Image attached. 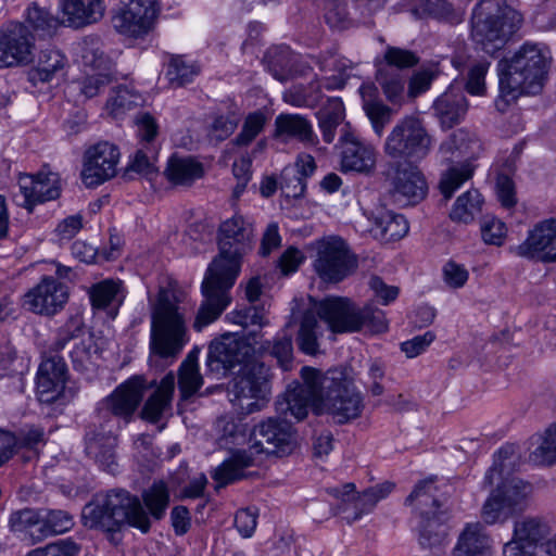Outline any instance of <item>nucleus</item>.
Returning a JSON list of instances; mask_svg holds the SVG:
<instances>
[{
    "instance_id": "1",
    "label": "nucleus",
    "mask_w": 556,
    "mask_h": 556,
    "mask_svg": "<svg viewBox=\"0 0 556 556\" xmlns=\"http://www.w3.org/2000/svg\"><path fill=\"white\" fill-rule=\"evenodd\" d=\"M303 383L294 382L285 392V400L278 402V410L303 420L309 406L317 415L327 414L337 424H346L358 418L364 409L361 392L344 368H333L327 372L313 367L301 369Z\"/></svg>"
},
{
    "instance_id": "2",
    "label": "nucleus",
    "mask_w": 556,
    "mask_h": 556,
    "mask_svg": "<svg viewBox=\"0 0 556 556\" xmlns=\"http://www.w3.org/2000/svg\"><path fill=\"white\" fill-rule=\"evenodd\" d=\"M253 240V225L243 216L233 215L220 224L219 254L208 266L201 286L204 300L193 323L197 331L214 323L230 304L229 291L239 275L242 256L252 250Z\"/></svg>"
},
{
    "instance_id": "3",
    "label": "nucleus",
    "mask_w": 556,
    "mask_h": 556,
    "mask_svg": "<svg viewBox=\"0 0 556 556\" xmlns=\"http://www.w3.org/2000/svg\"><path fill=\"white\" fill-rule=\"evenodd\" d=\"M515 459L514 446L505 445L494 454L493 465L484 475V488L496 484L481 507V518L486 525L505 523L513 516L525 511L529 505L532 484L517 477H505Z\"/></svg>"
},
{
    "instance_id": "4",
    "label": "nucleus",
    "mask_w": 556,
    "mask_h": 556,
    "mask_svg": "<svg viewBox=\"0 0 556 556\" xmlns=\"http://www.w3.org/2000/svg\"><path fill=\"white\" fill-rule=\"evenodd\" d=\"M500 96L495 102L500 111L523 93H538L547 73V51L539 45L525 43L510 60L497 65Z\"/></svg>"
},
{
    "instance_id": "5",
    "label": "nucleus",
    "mask_w": 556,
    "mask_h": 556,
    "mask_svg": "<svg viewBox=\"0 0 556 556\" xmlns=\"http://www.w3.org/2000/svg\"><path fill=\"white\" fill-rule=\"evenodd\" d=\"M84 526L108 532L118 531L123 526L149 532L151 521L140 500L125 490H111L97 494L81 511Z\"/></svg>"
},
{
    "instance_id": "6",
    "label": "nucleus",
    "mask_w": 556,
    "mask_h": 556,
    "mask_svg": "<svg viewBox=\"0 0 556 556\" xmlns=\"http://www.w3.org/2000/svg\"><path fill=\"white\" fill-rule=\"evenodd\" d=\"M521 23V14L505 0H481L472 12V41L477 49L493 55L504 48Z\"/></svg>"
},
{
    "instance_id": "7",
    "label": "nucleus",
    "mask_w": 556,
    "mask_h": 556,
    "mask_svg": "<svg viewBox=\"0 0 556 556\" xmlns=\"http://www.w3.org/2000/svg\"><path fill=\"white\" fill-rule=\"evenodd\" d=\"M179 303L180 298L175 290H160L152 314L150 348L163 358L177 357L189 341L185 309Z\"/></svg>"
},
{
    "instance_id": "8",
    "label": "nucleus",
    "mask_w": 556,
    "mask_h": 556,
    "mask_svg": "<svg viewBox=\"0 0 556 556\" xmlns=\"http://www.w3.org/2000/svg\"><path fill=\"white\" fill-rule=\"evenodd\" d=\"M433 146L432 137L415 116L400 119L387 136L383 152L393 160L418 162L427 157Z\"/></svg>"
},
{
    "instance_id": "9",
    "label": "nucleus",
    "mask_w": 556,
    "mask_h": 556,
    "mask_svg": "<svg viewBox=\"0 0 556 556\" xmlns=\"http://www.w3.org/2000/svg\"><path fill=\"white\" fill-rule=\"evenodd\" d=\"M270 389L263 364H245L228 388L229 401L242 414L261 410L268 401Z\"/></svg>"
},
{
    "instance_id": "10",
    "label": "nucleus",
    "mask_w": 556,
    "mask_h": 556,
    "mask_svg": "<svg viewBox=\"0 0 556 556\" xmlns=\"http://www.w3.org/2000/svg\"><path fill=\"white\" fill-rule=\"evenodd\" d=\"M71 341H74L70 356L76 370H90L99 358V348L93 334L85 327L80 315L71 316L56 331L49 346V353H60Z\"/></svg>"
},
{
    "instance_id": "11",
    "label": "nucleus",
    "mask_w": 556,
    "mask_h": 556,
    "mask_svg": "<svg viewBox=\"0 0 556 556\" xmlns=\"http://www.w3.org/2000/svg\"><path fill=\"white\" fill-rule=\"evenodd\" d=\"M147 389L143 376H132L117 386L109 395L98 402L96 415L109 426L114 419L129 424L138 409Z\"/></svg>"
},
{
    "instance_id": "12",
    "label": "nucleus",
    "mask_w": 556,
    "mask_h": 556,
    "mask_svg": "<svg viewBox=\"0 0 556 556\" xmlns=\"http://www.w3.org/2000/svg\"><path fill=\"white\" fill-rule=\"evenodd\" d=\"M313 268L324 282L337 283L349 277L357 261L349 245L339 237H328L316 242Z\"/></svg>"
},
{
    "instance_id": "13",
    "label": "nucleus",
    "mask_w": 556,
    "mask_h": 556,
    "mask_svg": "<svg viewBox=\"0 0 556 556\" xmlns=\"http://www.w3.org/2000/svg\"><path fill=\"white\" fill-rule=\"evenodd\" d=\"M283 400L285 395L276 402V406L278 407V402ZM277 412L279 413L278 409ZM282 415L285 419L268 418L253 428L249 447L251 453H264L281 457L294 450L296 445L295 431L291 422L287 420V417L293 416L290 415V412L282 413Z\"/></svg>"
},
{
    "instance_id": "14",
    "label": "nucleus",
    "mask_w": 556,
    "mask_h": 556,
    "mask_svg": "<svg viewBox=\"0 0 556 556\" xmlns=\"http://www.w3.org/2000/svg\"><path fill=\"white\" fill-rule=\"evenodd\" d=\"M34 49V36L24 24L11 22L0 28V68L30 63Z\"/></svg>"
},
{
    "instance_id": "15",
    "label": "nucleus",
    "mask_w": 556,
    "mask_h": 556,
    "mask_svg": "<svg viewBox=\"0 0 556 556\" xmlns=\"http://www.w3.org/2000/svg\"><path fill=\"white\" fill-rule=\"evenodd\" d=\"M119 155L118 148L109 141H101L88 148L81 170L84 184L88 188H93L113 178Z\"/></svg>"
},
{
    "instance_id": "16",
    "label": "nucleus",
    "mask_w": 556,
    "mask_h": 556,
    "mask_svg": "<svg viewBox=\"0 0 556 556\" xmlns=\"http://www.w3.org/2000/svg\"><path fill=\"white\" fill-rule=\"evenodd\" d=\"M68 287L53 276H43L41 280L23 299V306L28 311L52 316L63 309L68 301Z\"/></svg>"
},
{
    "instance_id": "17",
    "label": "nucleus",
    "mask_w": 556,
    "mask_h": 556,
    "mask_svg": "<svg viewBox=\"0 0 556 556\" xmlns=\"http://www.w3.org/2000/svg\"><path fill=\"white\" fill-rule=\"evenodd\" d=\"M311 311L325 321L333 333L359 330L358 307L348 298L328 296L315 303Z\"/></svg>"
},
{
    "instance_id": "18",
    "label": "nucleus",
    "mask_w": 556,
    "mask_h": 556,
    "mask_svg": "<svg viewBox=\"0 0 556 556\" xmlns=\"http://www.w3.org/2000/svg\"><path fill=\"white\" fill-rule=\"evenodd\" d=\"M252 346L237 334L227 333L213 341L208 349L206 365L211 371L230 370L236 365L251 364Z\"/></svg>"
},
{
    "instance_id": "19",
    "label": "nucleus",
    "mask_w": 556,
    "mask_h": 556,
    "mask_svg": "<svg viewBox=\"0 0 556 556\" xmlns=\"http://www.w3.org/2000/svg\"><path fill=\"white\" fill-rule=\"evenodd\" d=\"M155 16L154 0H130L114 15L112 22L119 34L140 38L151 30Z\"/></svg>"
},
{
    "instance_id": "20",
    "label": "nucleus",
    "mask_w": 556,
    "mask_h": 556,
    "mask_svg": "<svg viewBox=\"0 0 556 556\" xmlns=\"http://www.w3.org/2000/svg\"><path fill=\"white\" fill-rule=\"evenodd\" d=\"M517 256L543 262L556 261V219L549 218L534 225L526 240L513 248Z\"/></svg>"
},
{
    "instance_id": "21",
    "label": "nucleus",
    "mask_w": 556,
    "mask_h": 556,
    "mask_svg": "<svg viewBox=\"0 0 556 556\" xmlns=\"http://www.w3.org/2000/svg\"><path fill=\"white\" fill-rule=\"evenodd\" d=\"M67 380L66 364L59 353H49L39 365L36 377L37 397L41 403L51 404L64 393Z\"/></svg>"
},
{
    "instance_id": "22",
    "label": "nucleus",
    "mask_w": 556,
    "mask_h": 556,
    "mask_svg": "<svg viewBox=\"0 0 556 556\" xmlns=\"http://www.w3.org/2000/svg\"><path fill=\"white\" fill-rule=\"evenodd\" d=\"M391 195L400 206L414 205L427 193L428 186L419 168L410 162L399 164L391 178Z\"/></svg>"
},
{
    "instance_id": "23",
    "label": "nucleus",
    "mask_w": 556,
    "mask_h": 556,
    "mask_svg": "<svg viewBox=\"0 0 556 556\" xmlns=\"http://www.w3.org/2000/svg\"><path fill=\"white\" fill-rule=\"evenodd\" d=\"M18 187L22 201L17 200V203L28 211L37 203L59 198L61 193L60 177L50 170H40L36 175H21Z\"/></svg>"
},
{
    "instance_id": "24",
    "label": "nucleus",
    "mask_w": 556,
    "mask_h": 556,
    "mask_svg": "<svg viewBox=\"0 0 556 556\" xmlns=\"http://www.w3.org/2000/svg\"><path fill=\"white\" fill-rule=\"evenodd\" d=\"M377 152L372 144L354 134L341 137V170L369 174L376 166Z\"/></svg>"
},
{
    "instance_id": "25",
    "label": "nucleus",
    "mask_w": 556,
    "mask_h": 556,
    "mask_svg": "<svg viewBox=\"0 0 556 556\" xmlns=\"http://www.w3.org/2000/svg\"><path fill=\"white\" fill-rule=\"evenodd\" d=\"M175 386V375L169 371L161 379L155 390L147 399L141 409V418L151 424H156L167 415H170Z\"/></svg>"
},
{
    "instance_id": "26",
    "label": "nucleus",
    "mask_w": 556,
    "mask_h": 556,
    "mask_svg": "<svg viewBox=\"0 0 556 556\" xmlns=\"http://www.w3.org/2000/svg\"><path fill=\"white\" fill-rule=\"evenodd\" d=\"M117 438L112 430L105 431L98 429L97 426L89 427L85 435V451L88 456L93 458L104 470L114 471L115 469V447Z\"/></svg>"
},
{
    "instance_id": "27",
    "label": "nucleus",
    "mask_w": 556,
    "mask_h": 556,
    "mask_svg": "<svg viewBox=\"0 0 556 556\" xmlns=\"http://www.w3.org/2000/svg\"><path fill=\"white\" fill-rule=\"evenodd\" d=\"M435 117L443 129H450L459 124L468 111V102L464 92L451 86L433 103Z\"/></svg>"
},
{
    "instance_id": "28",
    "label": "nucleus",
    "mask_w": 556,
    "mask_h": 556,
    "mask_svg": "<svg viewBox=\"0 0 556 556\" xmlns=\"http://www.w3.org/2000/svg\"><path fill=\"white\" fill-rule=\"evenodd\" d=\"M492 543L484 526L467 523L457 538L452 556H493Z\"/></svg>"
},
{
    "instance_id": "29",
    "label": "nucleus",
    "mask_w": 556,
    "mask_h": 556,
    "mask_svg": "<svg viewBox=\"0 0 556 556\" xmlns=\"http://www.w3.org/2000/svg\"><path fill=\"white\" fill-rule=\"evenodd\" d=\"M88 295L92 308L105 311L111 318H114L125 299L123 281L119 279H104L99 281L89 288Z\"/></svg>"
},
{
    "instance_id": "30",
    "label": "nucleus",
    "mask_w": 556,
    "mask_h": 556,
    "mask_svg": "<svg viewBox=\"0 0 556 556\" xmlns=\"http://www.w3.org/2000/svg\"><path fill=\"white\" fill-rule=\"evenodd\" d=\"M9 526L13 533L28 544H36L47 539L41 509L24 508L13 511Z\"/></svg>"
},
{
    "instance_id": "31",
    "label": "nucleus",
    "mask_w": 556,
    "mask_h": 556,
    "mask_svg": "<svg viewBox=\"0 0 556 556\" xmlns=\"http://www.w3.org/2000/svg\"><path fill=\"white\" fill-rule=\"evenodd\" d=\"M61 23L70 27H81L100 20L104 8L101 0H61Z\"/></svg>"
},
{
    "instance_id": "32",
    "label": "nucleus",
    "mask_w": 556,
    "mask_h": 556,
    "mask_svg": "<svg viewBox=\"0 0 556 556\" xmlns=\"http://www.w3.org/2000/svg\"><path fill=\"white\" fill-rule=\"evenodd\" d=\"M275 136L283 140L296 139L305 146L318 143L312 123L300 114H279L275 119Z\"/></svg>"
},
{
    "instance_id": "33",
    "label": "nucleus",
    "mask_w": 556,
    "mask_h": 556,
    "mask_svg": "<svg viewBox=\"0 0 556 556\" xmlns=\"http://www.w3.org/2000/svg\"><path fill=\"white\" fill-rule=\"evenodd\" d=\"M445 516L421 520L419 544L433 556H441L447 546V526Z\"/></svg>"
},
{
    "instance_id": "34",
    "label": "nucleus",
    "mask_w": 556,
    "mask_h": 556,
    "mask_svg": "<svg viewBox=\"0 0 556 556\" xmlns=\"http://www.w3.org/2000/svg\"><path fill=\"white\" fill-rule=\"evenodd\" d=\"M167 179L176 186H191L204 176L203 164L191 156H172L165 169Z\"/></svg>"
},
{
    "instance_id": "35",
    "label": "nucleus",
    "mask_w": 556,
    "mask_h": 556,
    "mask_svg": "<svg viewBox=\"0 0 556 556\" xmlns=\"http://www.w3.org/2000/svg\"><path fill=\"white\" fill-rule=\"evenodd\" d=\"M513 534L521 542L531 544L538 549H544V544L551 534L549 525L541 517L526 516L514 522Z\"/></svg>"
},
{
    "instance_id": "36",
    "label": "nucleus",
    "mask_w": 556,
    "mask_h": 556,
    "mask_svg": "<svg viewBox=\"0 0 556 556\" xmlns=\"http://www.w3.org/2000/svg\"><path fill=\"white\" fill-rule=\"evenodd\" d=\"M341 84L325 85L320 79H311L307 86L302 84L293 85L283 92L282 99L286 103L296 108H315L323 98V88L334 89Z\"/></svg>"
},
{
    "instance_id": "37",
    "label": "nucleus",
    "mask_w": 556,
    "mask_h": 556,
    "mask_svg": "<svg viewBox=\"0 0 556 556\" xmlns=\"http://www.w3.org/2000/svg\"><path fill=\"white\" fill-rule=\"evenodd\" d=\"M329 493L340 502L338 513L343 514L344 519L349 523L358 520L363 515L371 511L363 496L356 494L353 483H346L341 488H331Z\"/></svg>"
},
{
    "instance_id": "38",
    "label": "nucleus",
    "mask_w": 556,
    "mask_h": 556,
    "mask_svg": "<svg viewBox=\"0 0 556 556\" xmlns=\"http://www.w3.org/2000/svg\"><path fill=\"white\" fill-rule=\"evenodd\" d=\"M253 464L254 459L251 452L249 453L244 450L237 451L215 468L212 478L219 486H225L244 478V469L251 467Z\"/></svg>"
},
{
    "instance_id": "39",
    "label": "nucleus",
    "mask_w": 556,
    "mask_h": 556,
    "mask_svg": "<svg viewBox=\"0 0 556 556\" xmlns=\"http://www.w3.org/2000/svg\"><path fill=\"white\" fill-rule=\"evenodd\" d=\"M199 350H191L179 366L178 387L181 400H188L194 395L203 384V378L199 371Z\"/></svg>"
},
{
    "instance_id": "40",
    "label": "nucleus",
    "mask_w": 556,
    "mask_h": 556,
    "mask_svg": "<svg viewBox=\"0 0 556 556\" xmlns=\"http://www.w3.org/2000/svg\"><path fill=\"white\" fill-rule=\"evenodd\" d=\"M437 486L432 479H426L419 482L414 491L407 497V502L415 503L420 513L421 520L445 516L443 511H438L441 504L435 496Z\"/></svg>"
},
{
    "instance_id": "41",
    "label": "nucleus",
    "mask_w": 556,
    "mask_h": 556,
    "mask_svg": "<svg viewBox=\"0 0 556 556\" xmlns=\"http://www.w3.org/2000/svg\"><path fill=\"white\" fill-rule=\"evenodd\" d=\"M376 80L386 99L392 104H401L405 99V76L390 66H377Z\"/></svg>"
},
{
    "instance_id": "42",
    "label": "nucleus",
    "mask_w": 556,
    "mask_h": 556,
    "mask_svg": "<svg viewBox=\"0 0 556 556\" xmlns=\"http://www.w3.org/2000/svg\"><path fill=\"white\" fill-rule=\"evenodd\" d=\"M477 144L475 135L465 128H459L440 144L439 154L442 160L452 161L471 154Z\"/></svg>"
},
{
    "instance_id": "43",
    "label": "nucleus",
    "mask_w": 556,
    "mask_h": 556,
    "mask_svg": "<svg viewBox=\"0 0 556 556\" xmlns=\"http://www.w3.org/2000/svg\"><path fill=\"white\" fill-rule=\"evenodd\" d=\"M344 118V105L339 98H331L317 112L318 126L327 143L334 140L337 128Z\"/></svg>"
},
{
    "instance_id": "44",
    "label": "nucleus",
    "mask_w": 556,
    "mask_h": 556,
    "mask_svg": "<svg viewBox=\"0 0 556 556\" xmlns=\"http://www.w3.org/2000/svg\"><path fill=\"white\" fill-rule=\"evenodd\" d=\"M483 200L477 189L463 193L455 201L450 217L454 222L469 224L481 212Z\"/></svg>"
},
{
    "instance_id": "45",
    "label": "nucleus",
    "mask_w": 556,
    "mask_h": 556,
    "mask_svg": "<svg viewBox=\"0 0 556 556\" xmlns=\"http://www.w3.org/2000/svg\"><path fill=\"white\" fill-rule=\"evenodd\" d=\"M80 56L85 66L96 72H113L112 62L104 55L102 45L96 37H86L79 45Z\"/></svg>"
},
{
    "instance_id": "46",
    "label": "nucleus",
    "mask_w": 556,
    "mask_h": 556,
    "mask_svg": "<svg viewBox=\"0 0 556 556\" xmlns=\"http://www.w3.org/2000/svg\"><path fill=\"white\" fill-rule=\"evenodd\" d=\"M142 501L149 514L155 519L161 520L169 505V491L166 483L162 480L142 492Z\"/></svg>"
},
{
    "instance_id": "47",
    "label": "nucleus",
    "mask_w": 556,
    "mask_h": 556,
    "mask_svg": "<svg viewBox=\"0 0 556 556\" xmlns=\"http://www.w3.org/2000/svg\"><path fill=\"white\" fill-rule=\"evenodd\" d=\"M376 231L382 239L396 241L408 232V223L401 214L383 212L375 218Z\"/></svg>"
},
{
    "instance_id": "48",
    "label": "nucleus",
    "mask_w": 556,
    "mask_h": 556,
    "mask_svg": "<svg viewBox=\"0 0 556 556\" xmlns=\"http://www.w3.org/2000/svg\"><path fill=\"white\" fill-rule=\"evenodd\" d=\"M325 21L333 29L344 30L355 25V17L352 16L350 1L326 0Z\"/></svg>"
},
{
    "instance_id": "49",
    "label": "nucleus",
    "mask_w": 556,
    "mask_h": 556,
    "mask_svg": "<svg viewBox=\"0 0 556 556\" xmlns=\"http://www.w3.org/2000/svg\"><path fill=\"white\" fill-rule=\"evenodd\" d=\"M295 58L289 47L271 48L266 54L268 70L277 80L287 81L290 79V68Z\"/></svg>"
},
{
    "instance_id": "50",
    "label": "nucleus",
    "mask_w": 556,
    "mask_h": 556,
    "mask_svg": "<svg viewBox=\"0 0 556 556\" xmlns=\"http://www.w3.org/2000/svg\"><path fill=\"white\" fill-rule=\"evenodd\" d=\"M317 329L318 320L315 313L311 309L306 311L301 320L298 345L307 355H316L319 352Z\"/></svg>"
},
{
    "instance_id": "51",
    "label": "nucleus",
    "mask_w": 556,
    "mask_h": 556,
    "mask_svg": "<svg viewBox=\"0 0 556 556\" xmlns=\"http://www.w3.org/2000/svg\"><path fill=\"white\" fill-rule=\"evenodd\" d=\"M142 97L128 87H118L106 102V110L114 117L122 116L125 112L140 105Z\"/></svg>"
},
{
    "instance_id": "52",
    "label": "nucleus",
    "mask_w": 556,
    "mask_h": 556,
    "mask_svg": "<svg viewBox=\"0 0 556 556\" xmlns=\"http://www.w3.org/2000/svg\"><path fill=\"white\" fill-rule=\"evenodd\" d=\"M312 61L319 67L324 74H332L333 83H324L325 85L341 84L339 88L344 85L343 75L350 68L349 61L340 58L331 52L320 53L317 56H312Z\"/></svg>"
},
{
    "instance_id": "53",
    "label": "nucleus",
    "mask_w": 556,
    "mask_h": 556,
    "mask_svg": "<svg viewBox=\"0 0 556 556\" xmlns=\"http://www.w3.org/2000/svg\"><path fill=\"white\" fill-rule=\"evenodd\" d=\"M66 63L65 56L56 49H46L39 54L38 66L34 74L40 81H50L53 75Z\"/></svg>"
},
{
    "instance_id": "54",
    "label": "nucleus",
    "mask_w": 556,
    "mask_h": 556,
    "mask_svg": "<svg viewBox=\"0 0 556 556\" xmlns=\"http://www.w3.org/2000/svg\"><path fill=\"white\" fill-rule=\"evenodd\" d=\"M114 78V72H96L73 83L72 87L78 90L86 99H91L104 90Z\"/></svg>"
},
{
    "instance_id": "55",
    "label": "nucleus",
    "mask_w": 556,
    "mask_h": 556,
    "mask_svg": "<svg viewBox=\"0 0 556 556\" xmlns=\"http://www.w3.org/2000/svg\"><path fill=\"white\" fill-rule=\"evenodd\" d=\"M199 71L197 66L185 60L184 56H172L169 60L166 76L172 85L185 86L193 80Z\"/></svg>"
},
{
    "instance_id": "56",
    "label": "nucleus",
    "mask_w": 556,
    "mask_h": 556,
    "mask_svg": "<svg viewBox=\"0 0 556 556\" xmlns=\"http://www.w3.org/2000/svg\"><path fill=\"white\" fill-rule=\"evenodd\" d=\"M472 176V167L469 163L451 167L443 174L440 180V190L444 198L450 199L453 193Z\"/></svg>"
},
{
    "instance_id": "57",
    "label": "nucleus",
    "mask_w": 556,
    "mask_h": 556,
    "mask_svg": "<svg viewBox=\"0 0 556 556\" xmlns=\"http://www.w3.org/2000/svg\"><path fill=\"white\" fill-rule=\"evenodd\" d=\"M47 538L62 534L74 527L73 516L61 509H41Z\"/></svg>"
},
{
    "instance_id": "58",
    "label": "nucleus",
    "mask_w": 556,
    "mask_h": 556,
    "mask_svg": "<svg viewBox=\"0 0 556 556\" xmlns=\"http://www.w3.org/2000/svg\"><path fill=\"white\" fill-rule=\"evenodd\" d=\"M267 122L266 115L261 111L250 113L242 125L241 131L235 138L237 146H249L264 129Z\"/></svg>"
},
{
    "instance_id": "59",
    "label": "nucleus",
    "mask_w": 556,
    "mask_h": 556,
    "mask_svg": "<svg viewBox=\"0 0 556 556\" xmlns=\"http://www.w3.org/2000/svg\"><path fill=\"white\" fill-rule=\"evenodd\" d=\"M363 108L370 121L374 132L381 137L386 126L392 119V109L381 101H365Z\"/></svg>"
},
{
    "instance_id": "60",
    "label": "nucleus",
    "mask_w": 556,
    "mask_h": 556,
    "mask_svg": "<svg viewBox=\"0 0 556 556\" xmlns=\"http://www.w3.org/2000/svg\"><path fill=\"white\" fill-rule=\"evenodd\" d=\"M270 354L277 359L283 370H290L293 365V344L292 334L282 330L274 339Z\"/></svg>"
},
{
    "instance_id": "61",
    "label": "nucleus",
    "mask_w": 556,
    "mask_h": 556,
    "mask_svg": "<svg viewBox=\"0 0 556 556\" xmlns=\"http://www.w3.org/2000/svg\"><path fill=\"white\" fill-rule=\"evenodd\" d=\"M418 62L419 58L416 53L397 47H388L383 54V62L377 66H390L401 72L417 65Z\"/></svg>"
},
{
    "instance_id": "62",
    "label": "nucleus",
    "mask_w": 556,
    "mask_h": 556,
    "mask_svg": "<svg viewBox=\"0 0 556 556\" xmlns=\"http://www.w3.org/2000/svg\"><path fill=\"white\" fill-rule=\"evenodd\" d=\"M359 329L367 328L372 333H382L388 330V321L384 312L372 305H365L358 308Z\"/></svg>"
},
{
    "instance_id": "63",
    "label": "nucleus",
    "mask_w": 556,
    "mask_h": 556,
    "mask_svg": "<svg viewBox=\"0 0 556 556\" xmlns=\"http://www.w3.org/2000/svg\"><path fill=\"white\" fill-rule=\"evenodd\" d=\"M157 155L156 146H143L136 151L128 164V169L141 175H150L155 172L154 161Z\"/></svg>"
},
{
    "instance_id": "64",
    "label": "nucleus",
    "mask_w": 556,
    "mask_h": 556,
    "mask_svg": "<svg viewBox=\"0 0 556 556\" xmlns=\"http://www.w3.org/2000/svg\"><path fill=\"white\" fill-rule=\"evenodd\" d=\"M534 462L551 465L556 463V424L548 427L540 445L533 451Z\"/></svg>"
}]
</instances>
